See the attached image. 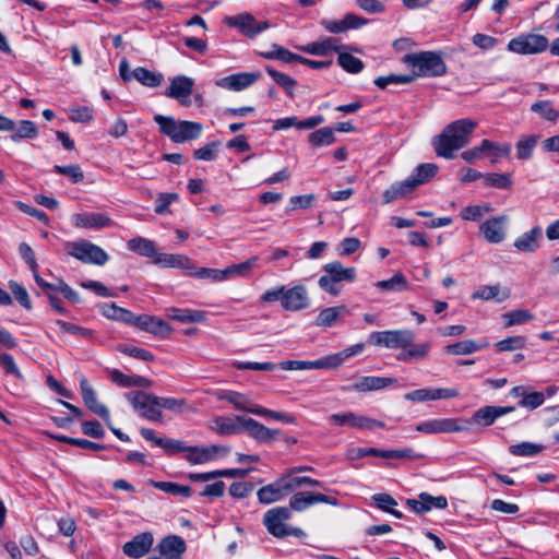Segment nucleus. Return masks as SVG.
<instances>
[{
	"label": "nucleus",
	"instance_id": "nucleus-1",
	"mask_svg": "<svg viewBox=\"0 0 559 559\" xmlns=\"http://www.w3.org/2000/svg\"><path fill=\"white\" fill-rule=\"evenodd\" d=\"M477 126V121L469 118L459 119L445 126L442 132L432 140L436 154L452 159L455 151L469 143L471 135Z\"/></svg>",
	"mask_w": 559,
	"mask_h": 559
},
{
	"label": "nucleus",
	"instance_id": "nucleus-2",
	"mask_svg": "<svg viewBox=\"0 0 559 559\" xmlns=\"http://www.w3.org/2000/svg\"><path fill=\"white\" fill-rule=\"evenodd\" d=\"M154 121L158 124L160 133L167 135L175 143L199 139L203 129L200 122L176 120L163 115H155Z\"/></svg>",
	"mask_w": 559,
	"mask_h": 559
},
{
	"label": "nucleus",
	"instance_id": "nucleus-3",
	"mask_svg": "<svg viewBox=\"0 0 559 559\" xmlns=\"http://www.w3.org/2000/svg\"><path fill=\"white\" fill-rule=\"evenodd\" d=\"M324 274L319 278V287L332 296H337L342 292L343 282H354L356 280V269L345 267L340 261L326 263L323 266Z\"/></svg>",
	"mask_w": 559,
	"mask_h": 559
},
{
	"label": "nucleus",
	"instance_id": "nucleus-4",
	"mask_svg": "<svg viewBox=\"0 0 559 559\" xmlns=\"http://www.w3.org/2000/svg\"><path fill=\"white\" fill-rule=\"evenodd\" d=\"M404 61L416 70L413 76H441L447 72V66L440 53L435 51H421L408 53Z\"/></svg>",
	"mask_w": 559,
	"mask_h": 559
},
{
	"label": "nucleus",
	"instance_id": "nucleus-5",
	"mask_svg": "<svg viewBox=\"0 0 559 559\" xmlns=\"http://www.w3.org/2000/svg\"><path fill=\"white\" fill-rule=\"evenodd\" d=\"M124 396L140 416L151 421L162 420L163 414L159 411L158 396L144 391H131Z\"/></svg>",
	"mask_w": 559,
	"mask_h": 559
},
{
	"label": "nucleus",
	"instance_id": "nucleus-6",
	"mask_svg": "<svg viewBox=\"0 0 559 559\" xmlns=\"http://www.w3.org/2000/svg\"><path fill=\"white\" fill-rule=\"evenodd\" d=\"M67 250L70 255L83 263L104 265L109 259L108 254L99 246L87 240L69 242Z\"/></svg>",
	"mask_w": 559,
	"mask_h": 559
},
{
	"label": "nucleus",
	"instance_id": "nucleus-7",
	"mask_svg": "<svg viewBox=\"0 0 559 559\" xmlns=\"http://www.w3.org/2000/svg\"><path fill=\"white\" fill-rule=\"evenodd\" d=\"M414 338L409 330L377 331L369 335V343L386 348H406L413 345Z\"/></svg>",
	"mask_w": 559,
	"mask_h": 559
},
{
	"label": "nucleus",
	"instance_id": "nucleus-8",
	"mask_svg": "<svg viewBox=\"0 0 559 559\" xmlns=\"http://www.w3.org/2000/svg\"><path fill=\"white\" fill-rule=\"evenodd\" d=\"M548 48V39L540 34H525L511 39L508 49L519 55H536Z\"/></svg>",
	"mask_w": 559,
	"mask_h": 559
},
{
	"label": "nucleus",
	"instance_id": "nucleus-9",
	"mask_svg": "<svg viewBox=\"0 0 559 559\" xmlns=\"http://www.w3.org/2000/svg\"><path fill=\"white\" fill-rule=\"evenodd\" d=\"M292 512L286 507L273 508L265 512L263 518V524L267 532L277 538L287 536V526L285 521L290 519Z\"/></svg>",
	"mask_w": 559,
	"mask_h": 559
},
{
	"label": "nucleus",
	"instance_id": "nucleus-10",
	"mask_svg": "<svg viewBox=\"0 0 559 559\" xmlns=\"http://www.w3.org/2000/svg\"><path fill=\"white\" fill-rule=\"evenodd\" d=\"M316 503H328L337 506L338 500L335 497L326 496L320 492L299 491L289 499V511H304Z\"/></svg>",
	"mask_w": 559,
	"mask_h": 559
},
{
	"label": "nucleus",
	"instance_id": "nucleus-11",
	"mask_svg": "<svg viewBox=\"0 0 559 559\" xmlns=\"http://www.w3.org/2000/svg\"><path fill=\"white\" fill-rule=\"evenodd\" d=\"M368 24V20L354 13H346L341 20L322 19L320 25L329 33L342 34L358 29Z\"/></svg>",
	"mask_w": 559,
	"mask_h": 559
},
{
	"label": "nucleus",
	"instance_id": "nucleus-12",
	"mask_svg": "<svg viewBox=\"0 0 559 559\" xmlns=\"http://www.w3.org/2000/svg\"><path fill=\"white\" fill-rule=\"evenodd\" d=\"M456 389L448 388H423L407 392L404 399L411 402L419 403L427 401L448 400L459 396Z\"/></svg>",
	"mask_w": 559,
	"mask_h": 559
},
{
	"label": "nucleus",
	"instance_id": "nucleus-13",
	"mask_svg": "<svg viewBox=\"0 0 559 559\" xmlns=\"http://www.w3.org/2000/svg\"><path fill=\"white\" fill-rule=\"evenodd\" d=\"M71 221L75 227L86 229H103L115 225L109 215L100 212L75 213L72 215Z\"/></svg>",
	"mask_w": 559,
	"mask_h": 559
},
{
	"label": "nucleus",
	"instance_id": "nucleus-14",
	"mask_svg": "<svg viewBox=\"0 0 559 559\" xmlns=\"http://www.w3.org/2000/svg\"><path fill=\"white\" fill-rule=\"evenodd\" d=\"M230 449L224 445L209 447H190L188 445L186 460L192 464H203L210 462L217 456H224L229 453Z\"/></svg>",
	"mask_w": 559,
	"mask_h": 559
},
{
	"label": "nucleus",
	"instance_id": "nucleus-15",
	"mask_svg": "<svg viewBox=\"0 0 559 559\" xmlns=\"http://www.w3.org/2000/svg\"><path fill=\"white\" fill-rule=\"evenodd\" d=\"M225 21L229 26L239 28L242 34L251 38L269 28L267 22L258 23L254 16L249 13L229 16Z\"/></svg>",
	"mask_w": 559,
	"mask_h": 559
},
{
	"label": "nucleus",
	"instance_id": "nucleus-16",
	"mask_svg": "<svg viewBox=\"0 0 559 559\" xmlns=\"http://www.w3.org/2000/svg\"><path fill=\"white\" fill-rule=\"evenodd\" d=\"M237 421L259 442L270 443L281 433L280 430L270 429L250 417L237 416Z\"/></svg>",
	"mask_w": 559,
	"mask_h": 559
},
{
	"label": "nucleus",
	"instance_id": "nucleus-17",
	"mask_svg": "<svg viewBox=\"0 0 559 559\" xmlns=\"http://www.w3.org/2000/svg\"><path fill=\"white\" fill-rule=\"evenodd\" d=\"M289 485L286 484L284 475L277 478L274 483L261 487L258 492V500L262 504H271L282 500L289 495Z\"/></svg>",
	"mask_w": 559,
	"mask_h": 559
},
{
	"label": "nucleus",
	"instance_id": "nucleus-18",
	"mask_svg": "<svg viewBox=\"0 0 559 559\" xmlns=\"http://www.w3.org/2000/svg\"><path fill=\"white\" fill-rule=\"evenodd\" d=\"M130 324L163 338L168 337L173 331L170 325L164 320L146 314L138 317L133 314V320Z\"/></svg>",
	"mask_w": 559,
	"mask_h": 559
},
{
	"label": "nucleus",
	"instance_id": "nucleus-19",
	"mask_svg": "<svg viewBox=\"0 0 559 559\" xmlns=\"http://www.w3.org/2000/svg\"><path fill=\"white\" fill-rule=\"evenodd\" d=\"M342 364V358L338 356H331L318 360H286L280 364L283 370H306V369H321V368H335Z\"/></svg>",
	"mask_w": 559,
	"mask_h": 559
},
{
	"label": "nucleus",
	"instance_id": "nucleus-20",
	"mask_svg": "<svg viewBox=\"0 0 559 559\" xmlns=\"http://www.w3.org/2000/svg\"><path fill=\"white\" fill-rule=\"evenodd\" d=\"M508 222L507 215L492 217L485 221L479 230L484 238L490 243H499L506 238V224Z\"/></svg>",
	"mask_w": 559,
	"mask_h": 559
},
{
	"label": "nucleus",
	"instance_id": "nucleus-21",
	"mask_svg": "<svg viewBox=\"0 0 559 559\" xmlns=\"http://www.w3.org/2000/svg\"><path fill=\"white\" fill-rule=\"evenodd\" d=\"M310 299L304 285L287 288L283 298V308L287 311H299L308 308Z\"/></svg>",
	"mask_w": 559,
	"mask_h": 559
},
{
	"label": "nucleus",
	"instance_id": "nucleus-22",
	"mask_svg": "<svg viewBox=\"0 0 559 559\" xmlns=\"http://www.w3.org/2000/svg\"><path fill=\"white\" fill-rule=\"evenodd\" d=\"M194 81L186 75H177L170 80V84L165 92L169 98L178 99L183 105H189L186 99L192 94Z\"/></svg>",
	"mask_w": 559,
	"mask_h": 559
},
{
	"label": "nucleus",
	"instance_id": "nucleus-23",
	"mask_svg": "<svg viewBox=\"0 0 559 559\" xmlns=\"http://www.w3.org/2000/svg\"><path fill=\"white\" fill-rule=\"evenodd\" d=\"M454 418L431 419L416 425L415 429L427 435L462 431L463 427Z\"/></svg>",
	"mask_w": 559,
	"mask_h": 559
},
{
	"label": "nucleus",
	"instance_id": "nucleus-24",
	"mask_svg": "<svg viewBox=\"0 0 559 559\" xmlns=\"http://www.w3.org/2000/svg\"><path fill=\"white\" fill-rule=\"evenodd\" d=\"M260 78V72H240L221 79L216 85L230 91H242L254 84Z\"/></svg>",
	"mask_w": 559,
	"mask_h": 559
},
{
	"label": "nucleus",
	"instance_id": "nucleus-25",
	"mask_svg": "<svg viewBox=\"0 0 559 559\" xmlns=\"http://www.w3.org/2000/svg\"><path fill=\"white\" fill-rule=\"evenodd\" d=\"M80 389H81L82 399H83L86 407L94 414L102 417L105 421H108L109 420V411L105 405L100 404L97 401L96 392L93 389V386L90 384L87 379L83 378L80 381Z\"/></svg>",
	"mask_w": 559,
	"mask_h": 559
},
{
	"label": "nucleus",
	"instance_id": "nucleus-26",
	"mask_svg": "<svg viewBox=\"0 0 559 559\" xmlns=\"http://www.w3.org/2000/svg\"><path fill=\"white\" fill-rule=\"evenodd\" d=\"M416 499H407V506L416 513H425L431 509H445L448 507V500L444 496L433 497L427 492H421Z\"/></svg>",
	"mask_w": 559,
	"mask_h": 559
},
{
	"label": "nucleus",
	"instance_id": "nucleus-27",
	"mask_svg": "<svg viewBox=\"0 0 559 559\" xmlns=\"http://www.w3.org/2000/svg\"><path fill=\"white\" fill-rule=\"evenodd\" d=\"M515 411L514 406H483L477 409L472 419L475 424L481 425L484 427L490 426L495 423V420L503 415L512 413Z\"/></svg>",
	"mask_w": 559,
	"mask_h": 559
},
{
	"label": "nucleus",
	"instance_id": "nucleus-28",
	"mask_svg": "<svg viewBox=\"0 0 559 559\" xmlns=\"http://www.w3.org/2000/svg\"><path fill=\"white\" fill-rule=\"evenodd\" d=\"M153 545V536L151 533H141L134 536L122 547L123 552L130 558H141L146 555Z\"/></svg>",
	"mask_w": 559,
	"mask_h": 559
},
{
	"label": "nucleus",
	"instance_id": "nucleus-29",
	"mask_svg": "<svg viewBox=\"0 0 559 559\" xmlns=\"http://www.w3.org/2000/svg\"><path fill=\"white\" fill-rule=\"evenodd\" d=\"M338 43L340 40L337 38L325 37L318 41H312L304 46H298L297 49L313 56H326L331 51L340 52V50L344 46L340 45Z\"/></svg>",
	"mask_w": 559,
	"mask_h": 559
},
{
	"label": "nucleus",
	"instance_id": "nucleus-30",
	"mask_svg": "<svg viewBox=\"0 0 559 559\" xmlns=\"http://www.w3.org/2000/svg\"><path fill=\"white\" fill-rule=\"evenodd\" d=\"M186 548L183 538L176 535L167 536L158 544L159 552L167 559H180Z\"/></svg>",
	"mask_w": 559,
	"mask_h": 559
},
{
	"label": "nucleus",
	"instance_id": "nucleus-31",
	"mask_svg": "<svg viewBox=\"0 0 559 559\" xmlns=\"http://www.w3.org/2000/svg\"><path fill=\"white\" fill-rule=\"evenodd\" d=\"M417 188L413 183V181L407 177L405 180L393 182L388 189H385L382 193L383 203L389 204L395 200L405 198L409 195Z\"/></svg>",
	"mask_w": 559,
	"mask_h": 559
},
{
	"label": "nucleus",
	"instance_id": "nucleus-32",
	"mask_svg": "<svg viewBox=\"0 0 559 559\" xmlns=\"http://www.w3.org/2000/svg\"><path fill=\"white\" fill-rule=\"evenodd\" d=\"M155 264L162 267H176L186 271V274L189 275L193 261L183 254H170V253H160L155 258Z\"/></svg>",
	"mask_w": 559,
	"mask_h": 559
},
{
	"label": "nucleus",
	"instance_id": "nucleus-33",
	"mask_svg": "<svg viewBox=\"0 0 559 559\" xmlns=\"http://www.w3.org/2000/svg\"><path fill=\"white\" fill-rule=\"evenodd\" d=\"M542 228L539 226H535L530 231H526L522 236L516 238L513 242V246L520 252H535L539 248V240L542 238Z\"/></svg>",
	"mask_w": 559,
	"mask_h": 559
},
{
	"label": "nucleus",
	"instance_id": "nucleus-34",
	"mask_svg": "<svg viewBox=\"0 0 559 559\" xmlns=\"http://www.w3.org/2000/svg\"><path fill=\"white\" fill-rule=\"evenodd\" d=\"M348 312L345 306L328 307L322 309L316 318L314 324L321 328H331L337 320Z\"/></svg>",
	"mask_w": 559,
	"mask_h": 559
},
{
	"label": "nucleus",
	"instance_id": "nucleus-35",
	"mask_svg": "<svg viewBox=\"0 0 559 559\" xmlns=\"http://www.w3.org/2000/svg\"><path fill=\"white\" fill-rule=\"evenodd\" d=\"M395 382L393 378L384 377H361L355 382L352 389L356 392H368L383 389Z\"/></svg>",
	"mask_w": 559,
	"mask_h": 559
},
{
	"label": "nucleus",
	"instance_id": "nucleus-36",
	"mask_svg": "<svg viewBox=\"0 0 559 559\" xmlns=\"http://www.w3.org/2000/svg\"><path fill=\"white\" fill-rule=\"evenodd\" d=\"M128 249L142 257L152 258L153 262H155V258L158 254L155 242L143 237L130 239L128 241Z\"/></svg>",
	"mask_w": 559,
	"mask_h": 559
},
{
	"label": "nucleus",
	"instance_id": "nucleus-37",
	"mask_svg": "<svg viewBox=\"0 0 559 559\" xmlns=\"http://www.w3.org/2000/svg\"><path fill=\"white\" fill-rule=\"evenodd\" d=\"M167 316L181 323L202 322L205 320V312L201 310L179 309L175 307L167 309Z\"/></svg>",
	"mask_w": 559,
	"mask_h": 559
},
{
	"label": "nucleus",
	"instance_id": "nucleus-38",
	"mask_svg": "<svg viewBox=\"0 0 559 559\" xmlns=\"http://www.w3.org/2000/svg\"><path fill=\"white\" fill-rule=\"evenodd\" d=\"M259 258L258 257H251L248 260L238 263V264H231L224 269V277L225 281H228L233 277H247L250 275L251 270L253 266L257 265Z\"/></svg>",
	"mask_w": 559,
	"mask_h": 559
},
{
	"label": "nucleus",
	"instance_id": "nucleus-39",
	"mask_svg": "<svg viewBox=\"0 0 559 559\" xmlns=\"http://www.w3.org/2000/svg\"><path fill=\"white\" fill-rule=\"evenodd\" d=\"M488 346L487 342L477 344L473 340H465L444 347V352L451 355H469Z\"/></svg>",
	"mask_w": 559,
	"mask_h": 559
},
{
	"label": "nucleus",
	"instance_id": "nucleus-40",
	"mask_svg": "<svg viewBox=\"0 0 559 559\" xmlns=\"http://www.w3.org/2000/svg\"><path fill=\"white\" fill-rule=\"evenodd\" d=\"M438 169V166L433 163L419 164L413 174L408 177L415 187L418 188L419 186L428 182L431 178H433Z\"/></svg>",
	"mask_w": 559,
	"mask_h": 559
},
{
	"label": "nucleus",
	"instance_id": "nucleus-41",
	"mask_svg": "<svg viewBox=\"0 0 559 559\" xmlns=\"http://www.w3.org/2000/svg\"><path fill=\"white\" fill-rule=\"evenodd\" d=\"M132 76L138 82L148 87H157L164 81V75L162 73L150 71L143 67L135 68L132 72Z\"/></svg>",
	"mask_w": 559,
	"mask_h": 559
},
{
	"label": "nucleus",
	"instance_id": "nucleus-42",
	"mask_svg": "<svg viewBox=\"0 0 559 559\" xmlns=\"http://www.w3.org/2000/svg\"><path fill=\"white\" fill-rule=\"evenodd\" d=\"M308 141L313 147H321L333 144L336 138L332 128L324 127L311 132L308 135Z\"/></svg>",
	"mask_w": 559,
	"mask_h": 559
},
{
	"label": "nucleus",
	"instance_id": "nucleus-43",
	"mask_svg": "<svg viewBox=\"0 0 559 559\" xmlns=\"http://www.w3.org/2000/svg\"><path fill=\"white\" fill-rule=\"evenodd\" d=\"M376 287L381 290L403 292L408 289L409 284L403 273L396 272L391 278L379 281Z\"/></svg>",
	"mask_w": 559,
	"mask_h": 559
},
{
	"label": "nucleus",
	"instance_id": "nucleus-44",
	"mask_svg": "<svg viewBox=\"0 0 559 559\" xmlns=\"http://www.w3.org/2000/svg\"><path fill=\"white\" fill-rule=\"evenodd\" d=\"M261 56L269 60H280L285 63H290V62H295V61L299 62V59H300L299 55H296V53L289 51L288 49H286L280 45H276V44H274L272 46V50L261 52Z\"/></svg>",
	"mask_w": 559,
	"mask_h": 559
},
{
	"label": "nucleus",
	"instance_id": "nucleus-45",
	"mask_svg": "<svg viewBox=\"0 0 559 559\" xmlns=\"http://www.w3.org/2000/svg\"><path fill=\"white\" fill-rule=\"evenodd\" d=\"M213 429L222 436H230L240 432L241 425L236 419L218 416L214 419Z\"/></svg>",
	"mask_w": 559,
	"mask_h": 559
},
{
	"label": "nucleus",
	"instance_id": "nucleus-46",
	"mask_svg": "<svg viewBox=\"0 0 559 559\" xmlns=\"http://www.w3.org/2000/svg\"><path fill=\"white\" fill-rule=\"evenodd\" d=\"M38 135V129L36 124L31 120H21L19 126H15L11 140L15 143L23 139H34Z\"/></svg>",
	"mask_w": 559,
	"mask_h": 559
},
{
	"label": "nucleus",
	"instance_id": "nucleus-47",
	"mask_svg": "<svg viewBox=\"0 0 559 559\" xmlns=\"http://www.w3.org/2000/svg\"><path fill=\"white\" fill-rule=\"evenodd\" d=\"M486 187L508 190L512 187V175L509 173H488L484 176Z\"/></svg>",
	"mask_w": 559,
	"mask_h": 559
},
{
	"label": "nucleus",
	"instance_id": "nucleus-48",
	"mask_svg": "<svg viewBox=\"0 0 559 559\" xmlns=\"http://www.w3.org/2000/svg\"><path fill=\"white\" fill-rule=\"evenodd\" d=\"M102 313L108 319L118 320L126 323H131L133 320V313L131 311L118 307L114 302L104 305Z\"/></svg>",
	"mask_w": 559,
	"mask_h": 559
},
{
	"label": "nucleus",
	"instance_id": "nucleus-49",
	"mask_svg": "<svg viewBox=\"0 0 559 559\" xmlns=\"http://www.w3.org/2000/svg\"><path fill=\"white\" fill-rule=\"evenodd\" d=\"M371 499L380 510L388 512L397 519L403 518V514L393 508L397 504V502L391 495L376 493L371 497Z\"/></svg>",
	"mask_w": 559,
	"mask_h": 559
},
{
	"label": "nucleus",
	"instance_id": "nucleus-50",
	"mask_svg": "<svg viewBox=\"0 0 559 559\" xmlns=\"http://www.w3.org/2000/svg\"><path fill=\"white\" fill-rule=\"evenodd\" d=\"M265 70L269 73V75L276 82V84L285 90V92L287 93V95L289 97H294L293 91L297 84L295 79H293L292 76L284 74L280 71H276L275 69H273L270 66H267L265 68Z\"/></svg>",
	"mask_w": 559,
	"mask_h": 559
},
{
	"label": "nucleus",
	"instance_id": "nucleus-51",
	"mask_svg": "<svg viewBox=\"0 0 559 559\" xmlns=\"http://www.w3.org/2000/svg\"><path fill=\"white\" fill-rule=\"evenodd\" d=\"M506 320L504 328L527 323L534 319V314L526 309H515L502 314Z\"/></svg>",
	"mask_w": 559,
	"mask_h": 559
},
{
	"label": "nucleus",
	"instance_id": "nucleus-52",
	"mask_svg": "<svg viewBox=\"0 0 559 559\" xmlns=\"http://www.w3.org/2000/svg\"><path fill=\"white\" fill-rule=\"evenodd\" d=\"M532 111L539 115L547 121L555 122L559 118V110H557L550 100H539L531 106Z\"/></svg>",
	"mask_w": 559,
	"mask_h": 559
},
{
	"label": "nucleus",
	"instance_id": "nucleus-53",
	"mask_svg": "<svg viewBox=\"0 0 559 559\" xmlns=\"http://www.w3.org/2000/svg\"><path fill=\"white\" fill-rule=\"evenodd\" d=\"M337 63L348 73H353V74H356V73H359L360 71H362L364 69V62L348 53V52H343L340 50L338 52V58H337Z\"/></svg>",
	"mask_w": 559,
	"mask_h": 559
},
{
	"label": "nucleus",
	"instance_id": "nucleus-54",
	"mask_svg": "<svg viewBox=\"0 0 559 559\" xmlns=\"http://www.w3.org/2000/svg\"><path fill=\"white\" fill-rule=\"evenodd\" d=\"M189 276L197 278H206L215 283L225 281L224 270L199 267L194 263L192 264V269L189 273Z\"/></svg>",
	"mask_w": 559,
	"mask_h": 559
},
{
	"label": "nucleus",
	"instance_id": "nucleus-55",
	"mask_svg": "<svg viewBox=\"0 0 559 559\" xmlns=\"http://www.w3.org/2000/svg\"><path fill=\"white\" fill-rule=\"evenodd\" d=\"M151 483L155 488L173 496L190 497L191 493V488L189 486L179 485L177 483L154 480Z\"/></svg>",
	"mask_w": 559,
	"mask_h": 559
},
{
	"label": "nucleus",
	"instance_id": "nucleus-56",
	"mask_svg": "<svg viewBox=\"0 0 559 559\" xmlns=\"http://www.w3.org/2000/svg\"><path fill=\"white\" fill-rule=\"evenodd\" d=\"M223 400L231 403L237 409L250 413V409H254L255 405H252L249 397L245 394L229 391L222 396Z\"/></svg>",
	"mask_w": 559,
	"mask_h": 559
},
{
	"label": "nucleus",
	"instance_id": "nucleus-57",
	"mask_svg": "<svg viewBox=\"0 0 559 559\" xmlns=\"http://www.w3.org/2000/svg\"><path fill=\"white\" fill-rule=\"evenodd\" d=\"M544 450L542 444L532 443V442H521L518 444H513L509 448V451L513 455L519 456H534L540 453Z\"/></svg>",
	"mask_w": 559,
	"mask_h": 559
},
{
	"label": "nucleus",
	"instance_id": "nucleus-58",
	"mask_svg": "<svg viewBox=\"0 0 559 559\" xmlns=\"http://www.w3.org/2000/svg\"><path fill=\"white\" fill-rule=\"evenodd\" d=\"M526 346V337L524 335L510 336L496 343L498 352H511L523 349Z\"/></svg>",
	"mask_w": 559,
	"mask_h": 559
},
{
	"label": "nucleus",
	"instance_id": "nucleus-59",
	"mask_svg": "<svg viewBox=\"0 0 559 559\" xmlns=\"http://www.w3.org/2000/svg\"><path fill=\"white\" fill-rule=\"evenodd\" d=\"M53 438L60 442L75 445V447H79L82 449L92 450V451H100L106 448V445L100 444V443L92 442L86 439L71 438V437L63 436V435L55 436Z\"/></svg>",
	"mask_w": 559,
	"mask_h": 559
},
{
	"label": "nucleus",
	"instance_id": "nucleus-60",
	"mask_svg": "<svg viewBox=\"0 0 559 559\" xmlns=\"http://www.w3.org/2000/svg\"><path fill=\"white\" fill-rule=\"evenodd\" d=\"M488 147H486V153L491 155V164H497L499 158L509 157L511 153V144L509 143H497L488 140Z\"/></svg>",
	"mask_w": 559,
	"mask_h": 559
},
{
	"label": "nucleus",
	"instance_id": "nucleus-61",
	"mask_svg": "<svg viewBox=\"0 0 559 559\" xmlns=\"http://www.w3.org/2000/svg\"><path fill=\"white\" fill-rule=\"evenodd\" d=\"M9 288L13 294L15 300L26 310L32 309V301L25 287L15 281L9 282Z\"/></svg>",
	"mask_w": 559,
	"mask_h": 559
},
{
	"label": "nucleus",
	"instance_id": "nucleus-62",
	"mask_svg": "<svg viewBox=\"0 0 559 559\" xmlns=\"http://www.w3.org/2000/svg\"><path fill=\"white\" fill-rule=\"evenodd\" d=\"M537 143L536 135L524 136L516 143V155L520 159H527L532 156L533 148Z\"/></svg>",
	"mask_w": 559,
	"mask_h": 559
},
{
	"label": "nucleus",
	"instance_id": "nucleus-63",
	"mask_svg": "<svg viewBox=\"0 0 559 559\" xmlns=\"http://www.w3.org/2000/svg\"><path fill=\"white\" fill-rule=\"evenodd\" d=\"M56 324L60 328V330L63 333H69L80 338H91L93 336L92 330L75 325L63 320H57Z\"/></svg>",
	"mask_w": 559,
	"mask_h": 559
},
{
	"label": "nucleus",
	"instance_id": "nucleus-64",
	"mask_svg": "<svg viewBox=\"0 0 559 559\" xmlns=\"http://www.w3.org/2000/svg\"><path fill=\"white\" fill-rule=\"evenodd\" d=\"M53 171L58 175H63L70 178L73 183L83 181L84 174L79 165L60 166L55 165Z\"/></svg>",
	"mask_w": 559,
	"mask_h": 559
}]
</instances>
